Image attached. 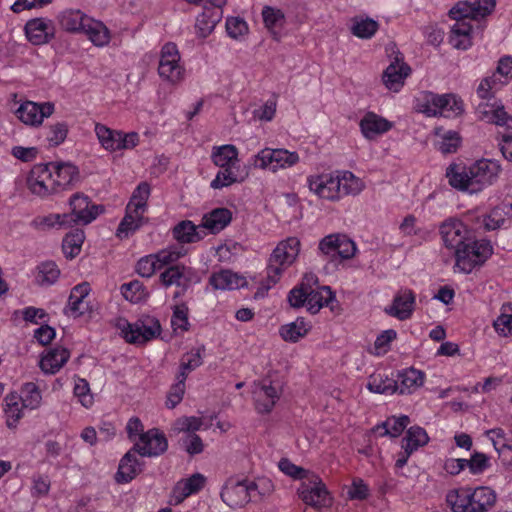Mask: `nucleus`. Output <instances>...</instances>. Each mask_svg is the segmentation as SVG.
<instances>
[{"instance_id": "nucleus-1", "label": "nucleus", "mask_w": 512, "mask_h": 512, "mask_svg": "<svg viewBox=\"0 0 512 512\" xmlns=\"http://www.w3.org/2000/svg\"><path fill=\"white\" fill-rule=\"evenodd\" d=\"M307 182L310 191L329 201L357 195L363 190L362 181L349 171L313 175L308 177Z\"/></svg>"}, {"instance_id": "nucleus-2", "label": "nucleus", "mask_w": 512, "mask_h": 512, "mask_svg": "<svg viewBox=\"0 0 512 512\" xmlns=\"http://www.w3.org/2000/svg\"><path fill=\"white\" fill-rule=\"evenodd\" d=\"M300 246V240L296 237H289L277 244L268 259L266 267L268 285L259 288L255 293V298L263 297L264 292L280 280L283 272L297 259Z\"/></svg>"}, {"instance_id": "nucleus-3", "label": "nucleus", "mask_w": 512, "mask_h": 512, "mask_svg": "<svg viewBox=\"0 0 512 512\" xmlns=\"http://www.w3.org/2000/svg\"><path fill=\"white\" fill-rule=\"evenodd\" d=\"M493 254L490 240H475L472 235L462 248L456 250L455 265L464 273H470L476 266H480Z\"/></svg>"}, {"instance_id": "nucleus-4", "label": "nucleus", "mask_w": 512, "mask_h": 512, "mask_svg": "<svg viewBox=\"0 0 512 512\" xmlns=\"http://www.w3.org/2000/svg\"><path fill=\"white\" fill-rule=\"evenodd\" d=\"M297 494L306 506L318 512L331 507L333 503V497L326 484L316 473L309 475L308 479L300 483Z\"/></svg>"}, {"instance_id": "nucleus-5", "label": "nucleus", "mask_w": 512, "mask_h": 512, "mask_svg": "<svg viewBox=\"0 0 512 512\" xmlns=\"http://www.w3.org/2000/svg\"><path fill=\"white\" fill-rule=\"evenodd\" d=\"M258 484L249 479L230 477L221 490V499L231 508H240L260 494Z\"/></svg>"}, {"instance_id": "nucleus-6", "label": "nucleus", "mask_w": 512, "mask_h": 512, "mask_svg": "<svg viewBox=\"0 0 512 512\" xmlns=\"http://www.w3.org/2000/svg\"><path fill=\"white\" fill-rule=\"evenodd\" d=\"M478 113L481 119L489 123L506 126L508 132L503 133L499 143L503 157L512 162V117L507 114L503 106L480 104Z\"/></svg>"}, {"instance_id": "nucleus-7", "label": "nucleus", "mask_w": 512, "mask_h": 512, "mask_svg": "<svg viewBox=\"0 0 512 512\" xmlns=\"http://www.w3.org/2000/svg\"><path fill=\"white\" fill-rule=\"evenodd\" d=\"M283 393V382L270 376L252 386V397L255 409L260 414H269Z\"/></svg>"}, {"instance_id": "nucleus-8", "label": "nucleus", "mask_w": 512, "mask_h": 512, "mask_svg": "<svg viewBox=\"0 0 512 512\" xmlns=\"http://www.w3.org/2000/svg\"><path fill=\"white\" fill-rule=\"evenodd\" d=\"M421 111L428 117L444 116L455 117L464 112L462 99L453 94L437 95L429 93Z\"/></svg>"}, {"instance_id": "nucleus-9", "label": "nucleus", "mask_w": 512, "mask_h": 512, "mask_svg": "<svg viewBox=\"0 0 512 512\" xmlns=\"http://www.w3.org/2000/svg\"><path fill=\"white\" fill-rule=\"evenodd\" d=\"M299 162V155L296 152H290L286 149L264 148L253 156L250 163L254 168L266 169L272 171L285 169L294 166Z\"/></svg>"}, {"instance_id": "nucleus-10", "label": "nucleus", "mask_w": 512, "mask_h": 512, "mask_svg": "<svg viewBox=\"0 0 512 512\" xmlns=\"http://www.w3.org/2000/svg\"><path fill=\"white\" fill-rule=\"evenodd\" d=\"M202 363L201 354H186L182 357L177 382L171 386L167 395L166 406L168 408L173 409L182 401L187 375Z\"/></svg>"}, {"instance_id": "nucleus-11", "label": "nucleus", "mask_w": 512, "mask_h": 512, "mask_svg": "<svg viewBox=\"0 0 512 512\" xmlns=\"http://www.w3.org/2000/svg\"><path fill=\"white\" fill-rule=\"evenodd\" d=\"M158 73L161 78L171 83L180 82L184 78V69L180 65V54L176 44L169 42L162 47Z\"/></svg>"}, {"instance_id": "nucleus-12", "label": "nucleus", "mask_w": 512, "mask_h": 512, "mask_svg": "<svg viewBox=\"0 0 512 512\" xmlns=\"http://www.w3.org/2000/svg\"><path fill=\"white\" fill-rule=\"evenodd\" d=\"M501 165L497 160L481 159L470 165L472 192H479L492 185L499 177Z\"/></svg>"}, {"instance_id": "nucleus-13", "label": "nucleus", "mask_w": 512, "mask_h": 512, "mask_svg": "<svg viewBox=\"0 0 512 512\" xmlns=\"http://www.w3.org/2000/svg\"><path fill=\"white\" fill-rule=\"evenodd\" d=\"M69 204L71 207V213L68 214L71 217L70 226L72 224L87 225L104 211L102 205L92 204L86 195L80 193L74 194L70 198Z\"/></svg>"}, {"instance_id": "nucleus-14", "label": "nucleus", "mask_w": 512, "mask_h": 512, "mask_svg": "<svg viewBox=\"0 0 512 512\" xmlns=\"http://www.w3.org/2000/svg\"><path fill=\"white\" fill-rule=\"evenodd\" d=\"M440 234L445 247L453 250L454 256H456V250L463 247L472 232L462 221L449 219L441 224Z\"/></svg>"}, {"instance_id": "nucleus-15", "label": "nucleus", "mask_w": 512, "mask_h": 512, "mask_svg": "<svg viewBox=\"0 0 512 512\" xmlns=\"http://www.w3.org/2000/svg\"><path fill=\"white\" fill-rule=\"evenodd\" d=\"M168 442L165 435L153 428L142 433L134 443L133 450L144 457L159 456L167 450Z\"/></svg>"}, {"instance_id": "nucleus-16", "label": "nucleus", "mask_w": 512, "mask_h": 512, "mask_svg": "<svg viewBox=\"0 0 512 512\" xmlns=\"http://www.w3.org/2000/svg\"><path fill=\"white\" fill-rule=\"evenodd\" d=\"M51 180L56 192L72 188L80 180L77 166L70 162H50Z\"/></svg>"}, {"instance_id": "nucleus-17", "label": "nucleus", "mask_w": 512, "mask_h": 512, "mask_svg": "<svg viewBox=\"0 0 512 512\" xmlns=\"http://www.w3.org/2000/svg\"><path fill=\"white\" fill-rule=\"evenodd\" d=\"M54 112V104L51 102L36 103L26 101L16 110L17 118L26 125H40L44 118L51 116Z\"/></svg>"}, {"instance_id": "nucleus-18", "label": "nucleus", "mask_w": 512, "mask_h": 512, "mask_svg": "<svg viewBox=\"0 0 512 512\" xmlns=\"http://www.w3.org/2000/svg\"><path fill=\"white\" fill-rule=\"evenodd\" d=\"M495 6V0H477L473 3L458 2L450 9L449 16L451 18L470 17V19L477 20L491 14Z\"/></svg>"}, {"instance_id": "nucleus-19", "label": "nucleus", "mask_w": 512, "mask_h": 512, "mask_svg": "<svg viewBox=\"0 0 512 512\" xmlns=\"http://www.w3.org/2000/svg\"><path fill=\"white\" fill-rule=\"evenodd\" d=\"M416 305L415 293L409 288H401L394 296L392 305L385 312L399 320L409 319Z\"/></svg>"}, {"instance_id": "nucleus-20", "label": "nucleus", "mask_w": 512, "mask_h": 512, "mask_svg": "<svg viewBox=\"0 0 512 512\" xmlns=\"http://www.w3.org/2000/svg\"><path fill=\"white\" fill-rule=\"evenodd\" d=\"M30 191L38 196L44 197L52 193H57L51 180V167L49 164L36 165L28 179Z\"/></svg>"}, {"instance_id": "nucleus-21", "label": "nucleus", "mask_w": 512, "mask_h": 512, "mask_svg": "<svg viewBox=\"0 0 512 512\" xmlns=\"http://www.w3.org/2000/svg\"><path fill=\"white\" fill-rule=\"evenodd\" d=\"M25 33L33 45L48 43L54 37L52 21L45 18H34L25 25Z\"/></svg>"}, {"instance_id": "nucleus-22", "label": "nucleus", "mask_w": 512, "mask_h": 512, "mask_svg": "<svg viewBox=\"0 0 512 512\" xmlns=\"http://www.w3.org/2000/svg\"><path fill=\"white\" fill-rule=\"evenodd\" d=\"M411 68L398 55L383 72V83L389 89L398 91L404 84L405 78L410 74Z\"/></svg>"}, {"instance_id": "nucleus-23", "label": "nucleus", "mask_w": 512, "mask_h": 512, "mask_svg": "<svg viewBox=\"0 0 512 512\" xmlns=\"http://www.w3.org/2000/svg\"><path fill=\"white\" fill-rule=\"evenodd\" d=\"M359 126L366 139H373L377 135L388 132L393 124L374 112H367L360 120Z\"/></svg>"}, {"instance_id": "nucleus-24", "label": "nucleus", "mask_w": 512, "mask_h": 512, "mask_svg": "<svg viewBox=\"0 0 512 512\" xmlns=\"http://www.w3.org/2000/svg\"><path fill=\"white\" fill-rule=\"evenodd\" d=\"M424 380L425 374L418 369L407 368L398 371L396 375V393L411 394L423 385Z\"/></svg>"}, {"instance_id": "nucleus-25", "label": "nucleus", "mask_w": 512, "mask_h": 512, "mask_svg": "<svg viewBox=\"0 0 512 512\" xmlns=\"http://www.w3.org/2000/svg\"><path fill=\"white\" fill-rule=\"evenodd\" d=\"M205 481V477L200 473L178 481L172 495L175 504H180L187 497L198 493L204 487Z\"/></svg>"}, {"instance_id": "nucleus-26", "label": "nucleus", "mask_w": 512, "mask_h": 512, "mask_svg": "<svg viewBox=\"0 0 512 512\" xmlns=\"http://www.w3.org/2000/svg\"><path fill=\"white\" fill-rule=\"evenodd\" d=\"M456 23L451 27L449 42L456 49L466 50L472 45V26L466 22L470 17L453 18Z\"/></svg>"}, {"instance_id": "nucleus-27", "label": "nucleus", "mask_w": 512, "mask_h": 512, "mask_svg": "<svg viewBox=\"0 0 512 512\" xmlns=\"http://www.w3.org/2000/svg\"><path fill=\"white\" fill-rule=\"evenodd\" d=\"M209 283L216 290H235L247 285L245 277L231 270L214 272L209 278Z\"/></svg>"}, {"instance_id": "nucleus-28", "label": "nucleus", "mask_w": 512, "mask_h": 512, "mask_svg": "<svg viewBox=\"0 0 512 512\" xmlns=\"http://www.w3.org/2000/svg\"><path fill=\"white\" fill-rule=\"evenodd\" d=\"M160 333L161 325L159 320L148 317L141 324L135 325V328L131 330L130 336L127 335V340L131 343H144L156 338Z\"/></svg>"}, {"instance_id": "nucleus-29", "label": "nucleus", "mask_w": 512, "mask_h": 512, "mask_svg": "<svg viewBox=\"0 0 512 512\" xmlns=\"http://www.w3.org/2000/svg\"><path fill=\"white\" fill-rule=\"evenodd\" d=\"M367 388L374 393L394 394L397 392L396 378L386 370L375 371L368 379Z\"/></svg>"}, {"instance_id": "nucleus-30", "label": "nucleus", "mask_w": 512, "mask_h": 512, "mask_svg": "<svg viewBox=\"0 0 512 512\" xmlns=\"http://www.w3.org/2000/svg\"><path fill=\"white\" fill-rule=\"evenodd\" d=\"M232 212L227 208H216L206 213L202 218L201 228L207 229L211 234H217L230 224Z\"/></svg>"}, {"instance_id": "nucleus-31", "label": "nucleus", "mask_w": 512, "mask_h": 512, "mask_svg": "<svg viewBox=\"0 0 512 512\" xmlns=\"http://www.w3.org/2000/svg\"><path fill=\"white\" fill-rule=\"evenodd\" d=\"M140 471V463L136 457V452L131 449L120 460L115 480L120 484L129 483Z\"/></svg>"}, {"instance_id": "nucleus-32", "label": "nucleus", "mask_w": 512, "mask_h": 512, "mask_svg": "<svg viewBox=\"0 0 512 512\" xmlns=\"http://www.w3.org/2000/svg\"><path fill=\"white\" fill-rule=\"evenodd\" d=\"M496 501L495 492L489 487L470 488V512H487Z\"/></svg>"}, {"instance_id": "nucleus-33", "label": "nucleus", "mask_w": 512, "mask_h": 512, "mask_svg": "<svg viewBox=\"0 0 512 512\" xmlns=\"http://www.w3.org/2000/svg\"><path fill=\"white\" fill-rule=\"evenodd\" d=\"M89 292L90 286L86 282L72 288L67 304V311L71 316L76 318L87 311L88 305L85 302V298L88 296Z\"/></svg>"}, {"instance_id": "nucleus-34", "label": "nucleus", "mask_w": 512, "mask_h": 512, "mask_svg": "<svg viewBox=\"0 0 512 512\" xmlns=\"http://www.w3.org/2000/svg\"><path fill=\"white\" fill-rule=\"evenodd\" d=\"M89 19L90 17L78 9H68L58 15L61 28L70 33L82 32Z\"/></svg>"}, {"instance_id": "nucleus-35", "label": "nucleus", "mask_w": 512, "mask_h": 512, "mask_svg": "<svg viewBox=\"0 0 512 512\" xmlns=\"http://www.w3.org/2000/svg\"><path fill=\"white\" fill-rule=\"evenodd\" d=\"M173 237L179 243H194L205 236V232L200 226H196L190 220L179 222L172 230Z\"/></svg>"}, {"instance_id": "nucleus-36", "label": "nucleus", "mask_w": 512, "mask_h": 512, "mask_svg": "<svg viewBox=\"0 0 512 512\" xmlns=\"http://www.w3.org/2000/svg\"><path fill=\"white\" fill-rule=\"evenodd\" d=\"M307 307L308 311L316 314L324 306H329L336 300L335 294L329 286H321L318 289L307 290Z\"/></svg>"}, {"instance_id": "nucleus-37", "label": "nucleus", "mask_w": 512, "mask_h": 512, "mask_svg": "<svg viewBox=\"0 0 512 512\" xmlns=\"http://www.w3.org/2000/svg\"><path fill=\"white\" fill-rule=\"evenodd\" d=\"M4 414L6 418V425L10 429H15L18 422L24 416V409L21 397L17 393H10L5 397Z\"/></svg>"}, {"instance_id": "nucleus-38", "label": "nucleus", "mask_w": 512, "mask_h": 512, "mask_svg": "<svg viewBox=\"0 0 512 512\" xmlns=\"http://www.w3.org/2000/svg\"><path fill=\"white\" fill-rule=\"evenodd\" d=\"M470 166L450 165L446 170V177L449 184L459 190H466L471 193L473 184L470 181Z\"/></svg>"}, {"instance_id": "nucleus-39", "label": "nucleus", "mask_w": 512, "mask_h": 512, "mask_svg": "<svg viewBox=\"0 0 512 512\" xmlns=\"http://www.w3.org/2000/svg\"><path fill=\"white\" fill-rule=\"evenodd\" d=\"M82 33H85L89 40L98 47L106 46L110 42V31L100 21L92 18L86 23Z\"/></svg>"}, {"instance_id": "nucleus-40", "label": "nucleus", "mask_w": 512, "mask_h": 512, "mask_svg": "<svg viewBox=\"0 0 512 512\" xmlns=\"http://www.w3.org/2000/svg\"><path fill=\"white\" fill-rule=\"evenodd\" d=\"M147 219L144 218L142 213H135L126 208V214L118 225L116 236L120 239L128 238L135 233Z\"/></svg>"}, {"instance_id": "nucleus-41", "label": "nucleus", "mask_w": 512, "mask_h": 512, "mask_svg": "<svg viewBox=\"0 0 512 512\" xmlns=\"http://www.w3.org/2000/svg\"><path fill=\"white\" fill-rule=\"evenodd\" d=\"M409 422V417L405 415H402L400 417H392L388 418L383 423L376 425L373 428V431L377 436L380 437L387 435L391 437H397L403 432V430L407 427Z\"/></svg>"}, {"instance_id": "nucleus-42", "label": "nucleus", "mask_w": 512, "mask_h": 512, "mask_svg": "<svg viewBox=\"0 0 512 512\" xmlns=\"http://www.w3.org/2000/svg\"><path fill=\"white\" fill-rule=\"evenodd\" d=\"M211 158L213 163L220 168H233L238 162V150L230 144L214 147Z\"/></svg>"}, {"instance_id": "nucleus-43", "label": "nucleus", "mask_w": 512, "mask_h": 512, "mask_svg": "<svg viewBox=\"0 0 512 512\" xmlns=\"http://www.w3.org/2000/svg\"><path fill=\"white\" fill-rule=\"evenodd\" d=\"M95 133L101 146L108 151L119 150L121 131L112 130L104 124L96 123Z\"/></svg>"}, {"instance_id": "nucleus-44", "label": "nucleus", "mask_w": 512, "mask_h": 512, "mask_svg": "<svg viewBox=\"0 0 512 512\" xmlns=\"http://www.w3.org/2000/svg\"><path fill=\"white\" fill-rule=\"evenodd\" d=\"M453 512H470V488L461 487L450 491L446 496Z\"/></svg>"}, {"instance_id": "nucleus-45", "label": "nucleus", "mask_w": 512, "mask_h": 512, "mask_svg": "<svg viewBox=\"0 0 512 512\" xmlns=\"http://www.w3.org/2000/svg\"><path fill=\"white\" fill-rule=\"evenodd\" d=\"M35 280L40 286H50L56 283L60 276V269L54 261H44L37 266Z\"/></svg>"}, {"instance_id": "nucleus-46", "label": "nucleus", "mask_w": 512, "mask_h": 512, "mask_svg": "<svg viewBox=\"0 0 512 512\" xmlns=\"http://www.w3.org/2000/svg\"><path fill=\"white\" fill-rule=\"evenodd\" d=\"M150 195V186L146 182L140 183L137 188L133 191L129 203L126 208L129 211H133L136 214L142 213L147 209V201Z\"/></svg>"}, {"instance_id": "nucleus-47", "label": "nucleus", "mask_w": 512, "mask_h": 512, "mask_svg": "<svg viewBox=\"0 0 512 512\" xmlns=\"http://www.w3.org/2000/svg\"><path fill=\"white\" fill-rule=\"evenodd\" d=\"M428 441L429 437L426 431L419 426H413L407 430L401 441V447H406L414 453L420 447L426 445Z\"/></svg>"}, {"instance_id": "nucleus-48", "label": "nucleus", "mask_w": 512, "mask_h": 512, "mask_svg": "<svg viewBox=\"0 0 512 512\" xmlns=\"http://www.w3.org/2000/svg\"><path fill=\"white\" fill-rule=\"evenodd\" d=\"M85 239V234L82 229H74L69 232L63 239L62 249L67 258L76 257L80 251Z\"/></svg>"}, {"instance_id": "nucleus-49", "label": "nucleus", "mask_w": 512, "mask_h": 512, "mask_svg": "<svg viewBox=\"0 0 512 512\" xmlns=\"http://www.w3.org/2000/svg\"><path fill=\"white\" fill-rule=\"evenodd\" d=\"M18 397H21L22 405H24L26 409L30 410L37 409L42 401V395L39 387L33 382L23 384Z\"/></svg>"}, {"instance_id": "nucleus-50", "label": "nucleus", "mask_w": 512, "mask_h": 512, "mask_svg": "<svg viewBox=\"0 0 512 512\" xmlns=\"http://www.w3.org/2000/svg\"><path fill=\"white\" fill-rule=\"evenodd\" d=\"M309 328L304 318L299 317L294 322L283 325L280 328V335L285 341L296 342L307 334Z\"/></svg>"}, {"instance_id": "nucleus-51", "label": "nucleus", "mask_w": 512, "mask_h": 512, "mask_svg": "<svg viewBox=\"0 0 512 512\" xmlns=\"http://www.w3.org/2000/svg\"><path fill=\"white\" fill-rule=\"evenodd\" d=\"M442 128L436 129V135L441 139L437 142V148L443 154L455 153L460 146L461 137L458 132L449 130L441 134Z\"/></svg>"}, {"instance_id": "nucleus-52", "label": "nucleus", "mask_w": 512, "mask_h": 512, "mask_svg": "<svg viewBox=\"0 0 512 512\" xmlns=\"http://www.w3.org/2000/svg\"><path fill=\"white\" fill-rule=\"evenodd\" d=\"M218 21L219 15H214V12L210 9L205 10L196 18L195 29L197 35L206 38L214 30Z\"/></svg>"}, {"instance_id": "nucleus-53", "label": "nucleus", "mask_w": 512, "mask_h": 512, "mask_svg": "<svg viewBox=\"0 0 512 512\" xmlns=\"http://www.w3.org/2000/svg\"><path fill=\"white\" fill-rule=\"evenodd\" d=\"M73 395L84 408L88 409L94 405V395L88 381L84 378L74 379Z\"/></svg>"}, {"instance_id": "nucleus-54", "label": "nucleus", "mask_w": 512, "mask_h": 512, "mask_svg": "<svg viewBox=\"0 0 512 512\" xmlns=\"http://www.w3.org/2000/svg\"><path fill=\"white\" fill-rule=\"evenodd\" d=\"M69 354H43L39 366L45 374L57 373L68 361Z\"/></svg>"}, {"instance_id": "nucleus-55", "label": "nucleus", "mask_w": 512, "mask_h": 512, "mask_svg": "<svg viewBox=\"0 0 512 512\" xmlns=\"http://www.w3.org/2000/svg\"><path fill=\"white\" fill-rule=\"evenodd\" d=\"M123 297L131 303H139L148 297V292L142 282L133 280L121 286Z\"/></svg>"}, {"instance_id": "nucleus-56", "label": "nucleus", "mask_w": 512, "mask_h": 512, "mask_svg": "<svg viewBox=\"0 0 512 512\" xmlns=\"http://www.w3.org/2000/svg\"><path fill=\"white\" fill-rule=\"evenodd\" d=\"M185 267L181 265H172L166 268L160 275V281L165 287L176 285L185 286Z\"/></svg>"}, {"instance_id": "nucleus-57", "label": "nucleus", "mask_w": 512, "mask_h": 512, "mask_svg": "<svg viewBox=\"0 0 512 512\" xmlns=\"http://www.w3.org/2000/svg\"><path fill=\"white\" fill-rule=\"evenodd\" d=\"M70 216L64 214H49L47 216L36 217L31 225L37 229H48L56 225L59 226H70Z\"/></svg>"}, {"instance_id": "nucleus-58", "label": "nucleus", "mask_w": 512, "mask_h": 512, "mask_svg": "<svg viewBox=\"0 0 512 512\" xmlns=\"http://www.w3.org/2000/svg\"><path fill=\"white\" fill-rule=\"evenodd\" d=\"M378 28V22L371 18L355 19L351 27V32L358 38L369 39L377 32Z\"/></svg>"}, {"instance_id": "nucleus-59", "label": "nucleus", "mask_w": 512, "mask_h": 512, "mask_svg": "<svg viewBox=\"0 0 512 512\" xmlns=\"http://www.w3.org/2000/svg\"><path fill=\"white\" fill-rule=\"evenodd\" d=\"M278 468L285 475L293 478L294 480H300L301 482H304L305 479L309 478V475L314 473L313 471L295 465L287 458H282L278 462Z\"/></svg>"}, {"instance_id": "nucleus-60", "label": "nucleus", "mask_w": 512, "mask_h": 512, "mask_svg": "<svg viewBox=\"0 0 512 512\" xmlns=\"http://www.w3.org/2000/svg\"><path fill=\"white\" fill-rule=\"evenodd\" d=\"M69 131L68 124L66 122H57L48 127L46 133V140L52 147L59 146L67 138Z\"/></svg>"}, {"instance_id": "nucleus-61", "label": "nucleus", "mask_w": 512, "mask_h": 512, "mask_svg": "<svg viewBox=\"0 0 512 512\" xmlns=\"http://www.w3.org/2000/svg\"><path fill=\"white\" fill-rule=\"evenodd\" d=\"M262 17L265 27L273 31L277 27H281L285 22V16L280 9L265 6L262 10Z\"/></svg>"}, {"instance_id": "nucleus-62", "label": "nucleus", "mask_w": 512, "mask_h": 512, "mask_svg": "<svg viewBox=\"0 0 512 512\" xmlns=\"http://www.w3.org/2000/svg\"><path fill=\"white\" fill-rule=\"evenodd\" d=\"M496 74L485 77L481 80L478 88L477 94L482 99H490L493 97V90L497 88L499 84H503Z\"/></svg>"}, {"instance_id": "nucleus-63", "label": "nucleus", "mask_w": 512, "mask_h": 512, "mask_svg": "<svg viewBox=\"0 0 512 512\" xmlns=\"http://www.w3.org/2000/svg\"><path fill=\"white\" fill-rule=\"evenodd\" d=\"M182 447L190 455L199 454L204 449L202 439L195 433H187L180 439Z\"/></svg>"}, {"instance_id": "nucleus-64", "label": "nucleus", "mask_w": 512, "mask_h": 512, "mask_svg": "<svg viewBox=\"0 0 512 512\" xmlns=\"http://www.w3.org/2000/svg\"><path fill=\"white\" fill-rule=\"evenodd\" d=\"M237 182L236 175L232 172V168H221L216 177L211 181L210 186L213 189H222Z\"/></svg>"}]
</instances>
